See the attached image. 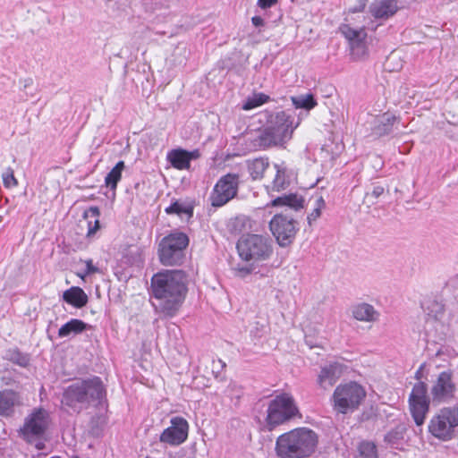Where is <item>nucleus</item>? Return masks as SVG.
Returning <instances> with one entry per match:
<instances>
[{
	"instance_id": "dca6fc26",
	"label": "nucleus",
	"mask_w": 458,
	"mask_h": 458,
	"mask_svg": "<svg viewBox=\"0 0 458 458\" xmlns=\"http://www.w3.org/2000/svg\"><path fill=\"white\" fill-rule=\"evenodd\" d=\"M346 367L338 361L329 363L321 368L318 378V386L324 390L332 387L342 377Z\"/></svg>"
},
{
	"instance_id": "423d86ee",
	"label": "nucleus",
	"mask_w": 458,
	"mask_h": 458,
	"mask_svg": "<svg viewBox=\"0 0 458 458\" xmlns=\"http://www.w3.org/2000/svg\"><path fill=\"white\" fill-rule=\"evenodd\" d=\"M367 395L365 388L354 381L339 384L331 396L333 411L337 414H349L357 411Z\"/></svg>"
},
{
	"instance_id": "9d476101",
	"label": "nucleus",
	"mask_w": 458,
	"mask_h": 458,
	"mask_svg": "<svg viewBox=\"0 0 458 458\" xmlns=\"http://www.w3.org/2000/svg\"><path fill=\"white\" fill-rule=\"evenodd\" d=\"M51 423L49 413L43 408H35L25 418L20 433L27 442L40 438Z\"/></svg>"
},
{
	"instance_id": "4468645a",
	"label": "nucleus",
	"mask_w": 458,
	"mask_h": 458,
	"mask_svg": "<svg viewBox=\"0 0 458 458\" xmlns=\"http://www.w3.org/2000/svg\"><path fill=\"white\" fill-rule=\"evenodd\" d=\"M270 230L281 247L289 246L297 233L296 222L284 215H276L269 223Z\"/></svg>"
},
{
	"instance_id": "72a5a7b5",
	"label": "nucleus",
	"mask_w": 458,
	"mask_h": 458,
	"mask_svg": "<svg viewBox=\"0 0 458 458\" xmlns=\"http://www.w3.org/2000/svg\"><path fill=\"white\" fill-rule=\"evenodd\" d=\"M291 100L295 108H302L308 111L314 108L318 104L312 94L292 97Z\"/></svg>"
},
{
	"instance_id": "a211bd4d",
	"label": "nucleus",
	"mask_w": 458,
	"mask_h": 458,
	"mask_svg": "<svg viewBox=\"0 0 458 458\" xmlns=\"http://www.w3.org/2000/svg\"><path fill=\"white\" fill-rule=\"evenodd\" d=\"M397 0H374L369 8V13L376 20H387L398 11Z\"/></svg>"
},
{
	"instance_id": "1a4fd4ad",
	"label": "nucleus",
	"mask_w": 458,
	"mask_h": 458,
	"mask_svg": "<svg viewBox=\"0 0 458 458\" xmlns=\"http://www.w3.org/2000/svg\"><path fill=\"white\" fill-rule=\"evenodd\" d=\"M188 236L180 232H174L165 237L159 245V259L165 266L177 265L182 251L188 246Z\"/></svg>"
},
{
	"instance_id": "c9c22d12",
	"label": "nucleus",
	"mask_w": 458,
	"mask_h": 458,
	"mask_svg": "<svg viewBox=\"0 0 458 458\" xmlns=\"http://www.w3.org/2000/svg\"><path fill=\"white\" fill-rule=\"evenodd\" d=\"M7 359L21 367H27L30 363L29 356L17 350L9 351L7 353Z\"/></svg>"
},
{
	"instance_id": "a19ab883",
	"label": "nucleus",
	"mask_w": 458,
	"mask_h": 458,
	"mask_svg": "<svg viewBox=\"0 0 458 458\" xmlns=\"http://www.w3.org/2000/svg\"><path fill=\"white\" fill-rule=\"evenodd\" d=\"M225 393L230 398H239L242 394V389L237 384L230 383L225 390Z\"/></svg>"
},
{
	"instance_id": "6e6552de",
	"label": "nucleus",
	"mask_w": 458,
	"mask_h": 458,
	"mask_svg": "<svg viewBox=\"0 0 458 458\" xmlns=\"http://www.w3.org/2000/svg\"><path fill=\"white\" fill-rule=\"evenodd\" d=\"M458 427V407H445L435 413L428 425V432L435 438L450 441Z\"/></svg>"
},
{
	"instance_id": "9b49d317",
	"label": "nucleus",
	"mask_w": 458,
	"mask_h": 458,
	"mask_svg": "<svg viewBox=\"0 0 458 458\" xmlns=\"http://www.w3.org/2000/svg\"><path fill=\"white\" fill-rule=\"evenodd\" d=\"M340 30L349 43L351 56L359 61L368 55V34L364 27H352L351 23H344Z\"/></svg>"
},
{
	"instance_id": "f8f14e48",
	"label": "nucleus",
	"mask_w": 458,
	"mask_h": 458,
	"mask_svg": "<svg viewBox=\"0 0 458 458\" xmlns=\"http://www.w3.org/2000/svg\"><path fill=\"white\" fill-rule=\"evenodd\" d=\"M239 175L227 174L222 176L215 184L209 200L213 207H222L233 199L239 187Z\"/></svg>"
},
{
	"instance_id": "39448f33",
	"label": "nucleus",
	"mask_w": 458,
	"mask_h": 458,
	"mask_svg": "<svg viewBox=\"0 0 458 458\" xmlns=\"http://www.w3.org/2000/svg\"><path fill=\"white\" fill-rule=\"evenodd\" d=\"M105 393L101 380L94 377L70 386L64 393L62 403L73 410H79L91 403H99Z\"/></svg>"
},
{
	"instance_id": "2f4dec72",
	"label": "nucleus",
	"mask_w": 458,
	"mask_h": 458,
	"mask_svg": "<svg viewBox=\"0 0 458 458\" xmlns=\"http://www.w3.org/2000/svg\"><path fill=\"white\" fill-rule=\"evenodd\" d=\"M357 451L360 458H378L377 445L372 441L363 440L360 442Z\"/></svg>"
},
{
	"instance_id": "20e7f679",
	"label": "nucleus",
	"mask_w": 458,
	"mask_h": 458,
	"mask_svg": "<svg viewBox=\"0 0 458 458\" xmlns=\"http://www.w3.org/2000/svg\"><path fill=\"white\" fill-rule=\"evenodd\" d=\"M300 120L295 119L294 113L280 111L271 116L267 127L259 137V146L271 148L282 146L292 139L294 130L299 126Z\"/></svg>"
},
{
	"instance_id": "2eb2a0df",
	"label": "nucleus",
	"mask_w": 458,
	"mask_h": 458,
	"mask_svg": "<svg viewBox=\"0 0 458 458\" xmlns=\"http://www.w3.org/2000/svg\"><path fill=\"white\" fill-rule=\"evenodd\" d=\"M170 422V427L160 435V441L170 445H179L188 437L189 424L182 417H174Z\"/></svg>"
},
{
	"instance_id": "4c0bfd02",
	"label": "nucleus",
	"mask_w": 458,
	"mask_h": 458,
	"mask_svg": "<svg viewBox=\"0 0 458 458\" xmlns=\"http://www.w3.org/2000/svg\"><path fill=\"white\" fill-rule=\"evenodd\" d=\"M3 183L5 188H14L18 186V180L14 176L13 169L7 167L2 174Z\"/></svg>"
},
{
	"instance_id": "49530a36",
	"label": "nucleus",
	"mask_w": 458,
	"mask_h": 458,
	"mask_svg": "<svg viewBox=\"0 0 458 458\" xmlns=\"http://www.w3.org/2000/svg\"><path fill=\"white\" fill-rule=\"evenodd\" d=\"M396 59H400L399 56L396 54L392 53L387 59V64H390L392 61H394Z\"/></svg>"
},
{
	"instance_id": "7c9ffc66",
	"label": "nucleus",
	"mask_w": 458,
	"mask_h": 458,
	"mask_svg": "<svg viewBox=\"0 0 458 458\" xmlns=\"http://www.w3.org/2000/svg\"><path fill=\"white\" fill-rule=\"evenodd\" d=\"M270 100L269 96L261 93L254 92L251 96H249L242 105V109L249 111L267 103Z\"/></svg>"
},
{
	"instance_id": "e433bc0d",
	"label": "nucleus",
	"mask_w": 458,
	"mask_h": 458,
	"mask_svg": "<svg viewBox=\"0 0 458 458\" xmlns=\"http://www.w3.org/2000/svg\"><path fill=\"white\" fill-rule=\"evenodd\" d=\"M428 312V316L429 318L434 320H441L444 316V306L437 301H431L426 308Z\"/></svg>"
},
{
	"instance_id": "6ab92c4d",
	"label": "nucleus",
	"mask_w": 458,
	"mask_h": 458,
	"mask_svg": "<svg viewBox=\"0 0 458 458\" xmlns=\"http://www.w3.org/2000/svg\"><path fill=\"white\" fill-rule=\"evenodd\" d=\"M20 394L13 390L0 391V416L9 417L21 405Z\"/></svg>"
},
{
	"instance_id": "c03bdc74",
	"label": "nucleus",
	"mask_w": 458,
	"mask_h": 458,
	"mask_svg": "<svg viewBox=\"0 0 458 458\" xmlns=\"http://www.w3.org/2000/svg\"><path fill=\"white\" fill-rule=\"evenodd\" d=\"M251 22L255 27H260L264 25V20L260 16L252 17Z\"/></svg>"
},
{
	"instance_id": "79ce46f5",
	"label": "nucleus",
	"mask_w": 458,
	"mask_h": 458,
	"mask_svg": "<svg viewBox=\"0 0 458 458\" xmlns=\"http://www.w3.org/2000/svg\"><path fill=\"white\" fill-rule=\"evenodd\" d=\"M278 0H258V6L261 9H267L275 5Z\"/></svg>"
},
{
	"instance_id": "a18cd8bd",
	"label": "nucleus",
	"mask_w": 458,
	"mask_h": 458,
	"mask_svg": "<svg viewBox=\"0 0 458 458\" xmlns=\"http://www.w3.org/2000/svg\"><path fill=\"white\" fill-rule=\"evenodd\" d=\"M188 157H189V164L191 165V160L197 159L199 157V153L198 150H194L191 152L188 151Z\"/></svg>"
},
{
	"instance_id": "58836bf2",
	"label": "nucleus",
	"mask_w": 458,
	"mask_h": 458,
	"mask_svg": "<svg viewBox=\"0 0 458 458\" xmlns=\"http://www.w3.org/2000/svg\"><path fill=\"white\" fill-rule=\"evenodd\" d=\"M367 0H358L357 3L349 8L346 17L347 23L352 20V15L357 13H361L366 7Z\"/></svg>"
},
{
	"instance_id": "7ed1b4c3",
	"label": "nucleus",
	"mask_w": 458,
	"mask_h": 458,
	"mask_svg": "<svg viewBox=\"0 0 458 458\" xmlns=\"http://www.w3.org/2000/svg\"><path fill=\"white\" fill-rule=\"evenodd\" d=\"M318 444V435L303 427L280 435L275 450L279 458H309L316 452Z\"/></svg>"
},
{
	"instance_id": "5701e85b",
	"label": "nucleus",
	"mask_w": 458,
	"mask_h": 458,
	"mask_svg": "<svg viewBox=\"0 0 458 458\" xmlns=\"http://www.w3.org/2000/svg\"><path fill=\"white\" fill-rule=\"evenodd\" d=\"M272 207L286 206L298 211L304 207V199L298 194H284L273 199L270 204Z\"/></svg>"
},
{
	"instance_id": "f257e3e1",
	"label": "nucleus",
	"mask_w": 458,
	"mask_h": 458,
	"mask_svg": "<svg viewBox=\"0 0 458 458\" xmlns=\"http://www.w3.org/2000/svg\"><path fill=\"white\" fill-rule=\"evenodd\" d=\"M153 307L161 318H173L179 312L187 293L186 276L181 270H165L151 279Z\"/></svg>"
},
{
	"instance_id": "393cba45",
	"label": "nucleus",
	"mask_w": 458,
	"mask_h": 458,
	"mask_svg": "<svg viewBox=\"0 0 458 458\" xmlns=\"http://www.w3.org/2000/svg\"><path fill=\"white\" fill-rule=\"evenodd\" d=\"M406 431V426L404 424H399L385 435L384 440L391 447L400 449L403 443Z\"/></svg>"
},
{
	"instance_id": "c756f323",
	"label": "nucleus",
	"mask_w": 458,
	"mask_h": 458,
	"mask_svg": "<svg viewBox=\"0 0 458 458\" xmlns=\"http://www.w3.org/2000/svg\"><path fill=\"white\" fill-rule=\"evenodd\" d=\"M125 167L123 161H119L115 166L106 174L105 184L112 191H115L119 181L122 178V172Z\"/></svg>"
},
{
	"instance_id": "aec40b11",
	"label": "nucleus",
	"mask_w": 458,
	"mask_h": 458,
	"mask_svg": "<svg viewBox=\"0 0 458 458\" xmlns=\"http://www.w3.org/2000/svg\"><path fill=\"white\" fill-rule=\"evenodd\" d=\"M351 311L352 318L360 322L373 323L379 318V312L371 304L366 302L353 305Z\"/></svg>"
},
{
	"instance_id": "37998d69",
	"label": "nucleus",
	"mask_w": 458,
	"mask_h": 458,
	"mask_svg": "<svg viewBox=\"0 0 458 458\" xmlns=\"http://www.w3.org/2000/svg\"><path fill=\"white\" fill-rule=\"evenodd\" d=\"M384 193V187L382 186H375L373 188V191L371 192V195L375 198H378L379 196H381L382 194Z\"/></svg>"
},
{
	"instance_id": "c85d7f7f",
	"label": "nucleus",
	"mask_w": 458,
	"mask_h": 458,
	"mask_svg": "<svg viewBox=\"0 0 458 458\" xmlns=\"http://www.w3.org/2000/svg\"><path fill=\"white\" fill-rule=\"evenodd\" d=\"M267 158H256L249 163L248 170L253 180H259L263 177L265 171L268 168Z\"/></svg>"
},
{
	"instance_id": "4be33fe9",
	"label": "nucleus",
	"mask_w": 458,
	"mask_h": 458,
	"mask_svg": "<svg viewBox=\"0 0 458 458\" xmlns=\"http://www.w3.org/2000/svg\"><path fill=\"white\" fill-rule=\"evenodd\" d=\"M167 215H176L180 217L191 218L193 215V206L184 199H175L165 208Z\"/></svg>"
},
{
	"instance_id": "f704fd0d",
	"label": "nucleus",
	"mask_w": 458,
	"mask_h": 458,
	"mask_svg": "<svg viewBox=\"0 0 458 458\" xmlns=\"http://www.w3.org/2000/svg\"><path fill=\"white\" fill-rule=\"evenodd\" d=\"M326 207V202L322 196H318L314 202V208L312 211L308 215V223L311 225L317 219H318L321 216L322 210Z\"/></svg>"
},
{
	"instance_id": "bb28decb",
	"label": "nucleus",
	"mask_w": 458,
	"mask_h": 458,
	"mask_svg": "<svg viewBox=\"0 0 458 458\" xmlns=\"http://www.w3.org/2000/svg\"><path fill=\"white\" fill-rule=\"evenodd\" d=\"M167 159L171 165L179 170L190 168L188 151L183 149H174L167 154Z\"/></svg>"
},
{
	"instance_id": "ea45409f",
	"label": "nucleus",
	"mask_w": 458,
	"mask_h": 458,
	"mask_svg": "<svg viewBox=\"0 0 458 458\" xmlns=\"http://www.w3.org/2000/svg\"><path fill=\"white\" fill-rule=\"evenodd\" d=\"M84 264H85V267H86L85 270L83 272L78 273V276L81 279L84 280L86 276H89L91 274L98 273L99 272L98 267L94 266L93 261L91 259L85 260Z\"/></svg>"
},
{
	"instance_id": "a878e982",
	"label": "nucleus",
	"mask_w": 458,
	"mask_h": 458,
	"mask_svg": "<svg viewBox=\"0 0 458 458\" xmlns=\"http://www.w3.org/2000/svg\"><path fill=\"white\" fill-rule=\"evenodd\" d=\"M99 216L100 211L98 207H90L84 211L83 217L87 221L88 225L87 237H93L99 230Z\"/></svg>"
},
{
	"instance_id": "b1692460",
	"label": "nucleus",
	"mask_w": 458,
	"mask_h": 458,
	"mask_svg": "<svg viewBox=\"0 0 458 458\" xmlns=\"http://www.w3.org/2000/svg\"><path fill=\"white\" fill-rule=\"evenodd\" d=\"M63 299L70 305L76 308H82L88 302V296L85 292L78 287L72 286L63 294Z\"/></svg>"
},
{
	"instance_id": "de8ad7c7",
	"label": "nucleus",
	"mask_w": 458,
	"mask_h": 458,
	"mask_svg": "<svg viewBox=\"0 0 458 458\" xmlns=\"http://www.w3.org/2000/svg\"><path fill=\"white\" fill-rule=\"evenodd\" d=\"M36 447H37L38 449H39V450H40V449H43V448H44V444H43L41 441H38V442H37V444H36Z\"/></svg>"
},
{
	"instance_id": "f03ea898",
	"label": "nucleus",
	"mask_w": 458,
	"mask_h": 458,
	"mask_svg": "<svg viewBox=\"0 0 458 458\" xmlns=\"http://www.w3.org/2000/svg\"><path fill=\"white\" fill-rule=\"evenodd\" d=\"M236 248L239 257L245 262L233 267L234 275L238 277L250 275L260 262L267 260L273 253V245L269 238L259 234L241 237Z\"/></svg>"
},
{
	"instance_id": "0eeeda50",
	"label": "nucleus",
	"mask_w": 458,
	"mask_h": 458,
	"mask_svg": "<svg viewBox=\"0 0 458 458\" xmlns=\"http://www.w3.org/2000/svg\"><path fill=\"white\" fill-rule=\"evenodd\" d=\"M299 410L292 394L283 393L270 400L267 409L266 422L269 429L296 417Z\"/></svg>"
},
{
	"instance_id": "f3484780",
	"label": "nucleus",
	"mask_w": 458,
	"mask_h": 458,
	"mask_svg": "<svg viewBox=\"0 0 458 458\" xmlns=\"http://www.w3.org/2000/svg\"><path fill=\"white\" fill-rule=\"evenodd\" d=\"M454 389L451 375L447 372H442L431 390L433 400L437 402L447 401L453 397Z\"/></svg>"
},
{
	"instance_id": "ddd939ff",
	"label": "nucleus",
	"mask_w": 458,
	"mask_h": 458,
	"mask_svg": "<svg viewBox=\"0 0 458 458\" xmlns=\"http://www.w3.org/2000/svg\"><path fill=\"white\" fill-rule=\"evenodd\" d=\"M427 386L422 382L414 385L409 396V410L417 426H422L429 409Z\"/></svg>"
},
{
	"instance_id": "473e14b6",
	"label": "nucleus",
	"mask_w": 458,
	"mask_h": 458,
	"mask_svg": "<svg viewBox=\"0 0 458 458\" xmlns=\"http://www.w3.org/2000/svg\"><path fill=\"white\" fill-rule=\"evenodd\" d=\"M395 122V117L390 114H384L377 119V124L375 126V132L377 135H383L390 131L392 125Z\"/></svg>"
},
{
	"instance_id": "cd10ccee",
	"label": "nucleus",
	"mask_w": 458,
	"mask_h": 458,
	"mask_svg": "<svg viewBox=\"0 0 458 458\" xmlns=\"http://www.w3.org/2000/svg\"><path fill=\"white\" fill-rule=\"evenodd\" d=\"M88 327L82 320L72 318L60 327L58 335L59 337H67L72 335H78L86 330Z\"/></svg>"
},
{
	"instance_id": "412c9836",
	"label": "nucleus",
	"mask_w": 458,
	"mask_h": 458,
	"mask_svg": "<svg viewBox=\"0 0 458 458\" xmlns=\"http://www.w3.org/2000/svg\"><path fill=\"white\" fill-rule=\"evenodd\" d=\"M274 168L276 174L271 184L267 187L268 192H278L285 190L290 185V172L284 164H276Z\"/></svg>"
}]
</instances>
